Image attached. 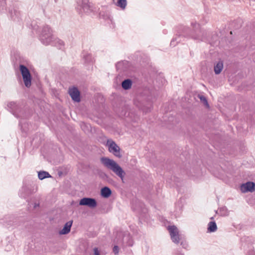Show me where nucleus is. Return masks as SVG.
Masks as SVG:
<instances>
[{
    "label": "nucleus",
    "instance_id": "5701e85b",
    "mask_svg": "<svg viewBox=\"0 0 255 255\" xmlns=\"http://www.w3.org/2000/svg\"><path fill=\"white\" fill-rule=\"evenodd\" d=\"M94 252L95 255H100L99 251L98 248H95L94 249Z\"/></svg>",
    "mask_w": 255,
    "mask_h": 255
},
{
    "label": "nucleus",
    "instance_id": "9b49d317",
    "mask_svg": "<svg viewBox=\"0 0 255 255\" xmlns=\"http://www.w3.org/2000/svg\"><path fill=\"white\" fill-rule=\"evenodd\" d=\"M69 93L73 101L77 102L80 101V92L77 88L73 87L70 89Z\"/></svg>",
    "mask_w": 255,
    "mask_h": 255
},
{
    "label": "nucleus",
    "instance_id": "6e6552de",
    "mask_svg": "<svg viewBox=\"0 0 255 255\" xmlns=\"http://www.w3.org/2000/svg\"><path fill=\"white\" fill-rule=\"evenodd\" d=\"M79 205L86 206L90 208L93 209L97 207V202L94 198L84 197L80 200Z\"/></svg>",
    "mask_w": 255,
    "mask_h": 255
},
{
    "label": "nucleus",
    "instance_id": "a211bd4d",
    "mask_svg": "<svg viewBox=\"0 0 255 255\" xmlns=\"http://www.w3.org/2000/svg\"><path fill=\"white\" fill-rule=\"evenodd\" d=\"M9 12L10 16L14 20H15L16 18H18L20 15V12L15 9H13V10H9Z\"/></svg>",
    "mask_w": 255,
    "mask_h": 255
},
{
    "label": "nucleus",
    "instance_id": "0eeeda50",
    "mask_svg": "<svg viewBox=\"0 0 255 255\" xmlns=\"http://www.w3.org/2000/svg\"><path fill=\"white\" fill-rule=\"evenodd\" d=\"M107 143L109 146V150L111 153L119 158L122 157L120 153V148L115 141L112 139H108Z\"/></svg>",
    "mask_w": 255,
    "mask_h": 255
},
{
    "label": "nucleus",
    "instance_id": "7ed1b4c3",
    "mask_svg": "<svg viewBox=\"0 0 255 255\" xmlns=\"http://www.w3.org/2000/svg\"><path fill=\"white\" fill-rule=\"evenodd\" d=\"M40 41L44 45L51 44L54 39L52 29L47 25L43 26L39 35Z\"/></svg>",
    "mask_w": 255,
    "mask_h": 255
},
{
    "label": "nucleus",
    "instance_id": "4be33fe9",
    "mask_svg": "<svg viewBox=\"0 0 255 255\" xmlns=\"http://www.w3.org/2000/svg\"><path fill=\"white\" fill-rule=\"evenodd\" d=\"M113 252L114 253V254L116 255H118L119 254V248L118 246H115L113 248Z\"/></svg>",
    "mask_w": 255,
    "mask_h": 255
},
{
    "label": "nucleus",
    "instance_id": "423d86ee",
    "mask_svg": "<svg viewBox=\"0 0 255 255\" xmlns=\"http://www.w3.org/2000/svg\"><path fill=\"white\" fill-rule=\"evenodd\" d=\"M10 112L16 118L22 117V111L21 106L14 102H11L7 104Z\"/></svg>",
    "mask_w": 255,
    "mask_h": 255
},
{
    "label": "nucleus",
    "instance_id": "a878e982",
    "mask_svg": "<svg viewBox=\"0 0 255 255\" xmlns=\"http://www.w3.org/2000/svg\"><path fill=\"white\" fill-rule=\"evenodd\" d=\"M247 255H255V253L252 251L248 252Z\"/></svg>",
    "mask_w": 255,
    "mask_h": 255
},
{
    "label": "nucleus",
    "instance_id": "7c9ffc66",
    "mask_svg": "<svg viewBox=\"0 0 255 255\" xmlns=\"http://www.w3.org/2000/svg\"><path fill=\"white\" fill-rule=\"evenodd\" d=\"M25 189H26V188H22V190H25Z\"/></svg>",
    "mask_w": 255,
    "mask_h": 255
},
{
    "label": "nucleus",
    "instance_id": "6ab92c4d",
    "mask_svg": "<svg viewBox=\"0 0 255 255\" xmlns=\"http://www.w3.org/2000/svg\"><path fill=\"white\" fill-rule=\"evenodd\" d=\"M116 4L122 9H125L127 4V0H118Z\"/></svg>",
    "mask_w": 255,
    "mask_h": 255
},
{
    "label": "nucleus",
    "instance_id": "cd10ccee",
    "mask_svg": "<svg viewBox=\"0 0 255 255\" xmlns=\"http://www.w3.org/2000/svg\"><path fill=\"white\" fill-rule=\"evenodd\" d=\"M122 65V63H121V62H119V63H118L117 64V67L118 68H119V67L120 66H121Z\"/></svg>",
    "mask_w": 255,
    "mask_h": 255
},
{
    "label": "nucleus",
    "instance_id": "412c9836",
    "mask_svg": "<svg viewBox=\"0 0 255 255\" xmlns=\"http://www.w3.org/2000/svg\"><path fill=\"white\" fill-rule=\"evenodd\" d=\"M83 58L87 62H90L92 61V55L90 54H86L83 55Z\"/></svg>",
    "mask_w": 255,
    "mask_h": 255
},
{
    "label": "nucleus",
    "instance_id": "f03ea898",
    "mask_svg": "<svg viewBox=\"0 0 255 255\" xmlns=\"http://www.w3.org/2000/svg\"><path fill=\"white\" fill-rule=\"evenodd\" d=\"M101 161L105 167L112 170L121 179H123L125 172L116 161L108 157H102Z\"/></svg>",
    "mask_w": 255,
    "mask_h": 255
},
{
    "label": "nucleus",
    "instance_id": "f257e3e1",
    "mask_svg": "<svg viewBox=\"0 0 255 255\" xmlns=\"http://www.w3.org/2000/svg\"><path fill=\"white\" fill-rule=\"evenodd\" d=\"M191 26L193 29V31H191L188 27H184L182 34L173 38L171 41L170 45L175 46L176 45L175 41H177V43L181 42L180 37L181 36L191 37L194 39L201 41H204L206 39L207 32L200 28L199 24L196 23V22H191Z\"/></svg>",
    "mask_w": 255,
    "mask_h": 255
},
{
    "label": "nucleus",
    "instance_id": "2f4dec72",
    "mask_svg": "<svg viewBox=\"0 0 255 255\" xmlns=\"http://www.w3.org/2000/svg\"><path fill=\"white\" fill-rule=\"evenodd\" d=\"M129 246H132V244H130V243H129Z\"/></svg>",
    "mask_w": 255,
    "mask_h": 255
},
{
    "label": "nucleus",
    "instance_id": "ddd939ff",
    "mask_svg": "<svg viewBox=\"0 0 255 255\" xmlns=\"http://www.w3.org/2000/svg\"><path fill=\"white\" fill-rule=\"evenodd\" d=\"M101 194L103 197L107 198L111 195L112 191L110 188L106 186L101 189Z\"/></svg>",
    "mask_w": 255,
    "mask_h": 255
},
{
    "label": "nucleus",
    "instance_id": "c756f323",
    "mask_svg": "<svg viewBox=\"0 0 255 255\" xmlns=\"http://www.w3.org/2000/svg\"><path fill=\"white\" fill-rule=\"evenodd\" d=\"M20 196L23 197V198H26L25 196L22 195H21V194L20 195Z\"/></svg>",
    "mask_w": 255,
    "mask_h": 255
},
{
    "label": "nucleus",
    "instance_id": "b1692460",
    "mask_svg": "<svg viewBox=\"0 0 255 255\" xmlns=\"http://www.w3.org/2000/svg\"><path fill=\"white\" fill-rule=\"evenodd\" d=\"M57 42L58 43V44L60 45V46H63L64 45V42L60 40V39H57Z\"/></svg>",
    "mask_w": 255,
    "mask_h": 255
},
{
    "label": "nucleus",
    "instance_id": "393cba45",
    "mask_svg": "<svg viewBox=\"0 0 255 255\" xmlns=\"http://www.w3.org/2000/svg\"><path fill=\"white\" fill-rule=\"evenodd\" d=\"M5 5V1H2L1 2L0 1V6L1 7H4Z\"/></svg>",
    "mask_w": 255,
    "mask_h": 255
},
{
    "label": "nucleus",
    "instance_id": "9d476101",
    "mask_svg": "<svg viewBox=\"0 0 255 255\" xmlns=\"http://www.w3.org/2000/svg\"><path fill=\"white\" fill-rule=\"evenodd\" d=\"M255 183L253 182H247L246 183L243 184L241 186V190L243 193L252 192L255 190Z\"/></svg>",
    "mask_w": 255,
    "mask_h": 255
},
{
    "label": "nucleus",
    "instance_id": "c85d7f7f",
    "mask_svg": "<svg viewBox=\"0 0 255 255\" xmlns=\"http://www.w3.org/2000/svg\"><path fill=\"white\" fill-rule=\"evenodd\" d=\"M39 204L35 203L34 207L35 208H36L37 207H38V206H39Z\"/></svg>",
    "mask_w": 255,
    "mask_h": 255
},
{
    "label": "nucleus",
    "instance_id": "aec40b11",
    "mask_svg": "<svg viewBox=\"0 0 255 255\" xmlns=\"http://www.w3.org/2000/svg\"><path fill=\"white\" fill-rule=\"evenodd\" d=\"M198 97L200 99L201 101L205 105L209 107L208 101L205 96H204L203 95H199Z\"/></svg>",
    "mask_w": 255,
    "mask_h": 255
},
{
    "label": "nucleus",
    "instance_id": "20e7f679",
    "mask_svg": "<svg viewBox=\"0 0 255 255\" xmlns=\"http://www.w3.org/2000/svg\"><path fill=\"white\" fill-rule=\"evenodd\" d=\"M76 9L79 13H90L96 11L94 5L89 0H78Z\"/></svg>",
    "mask_w": 255,
    "mask_h": 255
},
{
    "label": "nucleus",
    "instance_id": "2eb2a0df",
    "mask_svg": "<svg viewBox=\"0 0 255 255\" xmlns=\"http://www.w3.org/2000/svg\"><path fill=\"white\" fill-rule=\"evenodd\" d=\"M132 82L130 79H126L122 83V86L124 89L128 90L131 87Z\"/></svg>",
    "mask_w": 255,
    "mask_h": 255
},
{
    "label": "nucleus",
    "instance_id": "dca6fc26",
    "mask_svg": "<svg viewBox=\"0 0 255 255\" xmlns=\"http://www.w3.org/2000/svg\"><path fill=\"white\" fill-rule=\"evenodd\" d=\"M217 229L215 222H210L208 225V231L209 232H214Z\"/></svg>",
    "mask_w": 255,
    "mask_h": 255
},
{
    "label": "nucleus",
    "instance_id": "bb28decb",
    "mask_svg": "<svg viewBox=\"0 0 255 255\" xmlns=\"http://www.w3.org/2000/svg\"><path fill=\"white\" fill-rule=\"evenodd\" d=\"M173 255H184V254L180 252H177L175 253Z\"/></svg>",
    "mask_w": 255,
    "mask_h": 255
},
{
    "label": "nucleus",
    "instance_id": "39448f33",
    "mask_svg": "<svg viewBox=\"0 0 255 255\" xmlns=\"http://www.w3.org/2000/svg\"><path fill=\"white\" fill-rule=\"evenodd\" d=\"M19 69L25 86L27 88L30 87L31 85V76L29 70L23 65H20Z\"/></svg>",
    "mask_w": 255,
    "mask_h": 255
},
{
    "label": "nucleus",
    "instance_id": "4468645a",
    "mask_svg": "<svg viewBox=\"0 0 255 255\" xmlns=\"http://www.w3.org/2000/svg\"><path fill=\"white\" fill-rule=\"evenodd\" d=\"M223 68V63L222 61H219L214 66V72L216 74H219L221 73Z\"/></svg>",
    "mask_w": 255,
    "mask_h": 255
},
{
    "label": "nucleus",
    "instance_id": "f3484780",
    "mask_svg": "<svg viewBox=\"0 0 255 255\" xmlns=\"http://www.w3.org/2000/svg\"><path fill=\"white\" fill-rule=\"evenodd\" d=\"M38 177L40 180H43L45 178L50 177L51 176L48 172L46 171H41L38 172Z\"/></svg>",
    "mask_w": 255,
    "mask_h": 255
},
{
    "label": "nucleus",
    "instance_id": "1a4fd4ad",
    "mask_svg": "<svg viewBox=\"0 0 255 255\" xmlns=\"http://www.w3.org/2000/svg\"><path fill=\"white\" fill-rule=\"evenodd\" d=\"M171 239L173 242L176 244H178L179 242V236L178 234V231L176 227L175 226H169L168 228Z\"/></svg>",
    "mask_w": 255,
    "mask_h": 255
},
{
    "label": "nucleus",
    "instance_id": "f8f14e48",
    "mask_svg": "<svg viewBox=\"0 0 255 255\" xmlns=\"http://www.w3.org/2000/svg\"><path fill=\"white\" fill-rule=\"evenodd\" d=\"M73 221H70L67 222L63 227V228L59 231L60 235H65L69 233L71 230V227L72 225Z\"/></svg>",
    "mask_w": 255,
    "mask_h": 255
}]
</instances>
